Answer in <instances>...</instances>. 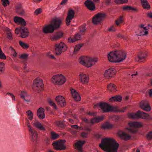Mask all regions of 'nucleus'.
Listing matches in <instances>:
<instances>
[{
  "label": "nucleus",
  "instance_id": "27",
  "mask_svg": "<svg viewBox=\"0 0 152 152\" xmlns=\"http://www.w3.org/2000/svg\"><path fill=\"white\" fill-rule=\"evenodd\" d=\"M107 15L104 13H98L94 16L92 19H104L107 18Z\"/></svg>",
  "mask_w": 152,
  "mask_h": 152
},
{
  "label": "nucleus",
  "instance_id": "18",
  "mask_svg": "<svg viewBox=\"0 0 152 152\" xmlns=\"http://www.w3.org/2000/svg\"><path fill=\"white\" fill-rule=\"evenodd\" d=\"M115 74V69L113 68H110L105 71L104 75L106 78H107L113 77Z\"/></svg>",
  "mask_w": 152,
  "mask_h": 152
},
{
  "label": "nucleus",
  "instance_id": "52",
  "mask_svg": "<svg viewBox=\"0 0 152 152\" xmlns=\"http://www.w3.org/2000/svg\"><path fill=\"white\" fill-rule=\"evenodd\" d=\"M4 64L2 62H0V74L1 73L4 71Z\"/></svg>",
  "mask_w": 152,
  "mask_h": 152
},
{
  "label": "nucleus",
  "instance_id": "39",
  "mask_svg": "<svg viewBox=\"0 0 152 152\" xmlns=\"http://www.w3.org/2000/svg\"><path fill=\"white\" fill-rule=\"evenodd\" d=\"M27 116L28 118L31 121L33 118V114L32 112L30 110H28L26 112Z\"/></svg>",
  "mask_w": 152,
  "mask_h": 152
},
{
  "label": "nucleus",
  "instance_id": "29",
  "mask_svg": "<svg viewBox=\"0 0 152 152\" xmlns=\"http://www.w3.org/2000/svg\"><path fill=\"white\" fill-rule=\"evenodd\" d=\"M142 7L144 9L148 10L150 8V6L147 0H141Z\"/></svg>",
  "mask_w": 152,
  "mask_h": 152
},
{
  "label": "nucleus",
  "instance_id": "28",
  "mask_svg": "<svg viewBox=\"0 0 152 152\" xmlns=\"http://www.w3.org/2000/svg\"><path fill=\"white\" fill-rule=\"evenodd\" d=\"M63 35V33L61 31H59L56 33L52 36L51 38L53 40H56L59 39L62 37Z\"/></svg>",
  "mask_w": 152,
  "mask_h": 152
},
{
  "label": "nucleus",
  "instance_id": "51",
  "mask_svg": "<svg viewBox=\"0 0 152 152\" xmlns=\"http://www.w3.org/2000/svg\"><path fill=\"white\" fill-rule=\"evenodd\" d=\"M56 124L58 127H62L63 126V123L59 121H56L55 122Z\"/></svg>",
  "mask_w": 152,
  "mask_h": 152
},
{
  "label": "nucleus",
  "instance_id": "36",
  "mask_svg": "<svg viewBox=\"0 0 152 152\" xmlns=\"http://www.w3.org/2000/svg\"><path fill=\"white\" fill-rule=\"evenodd\" d=\"M107 89L113 92H115L117 91L115 86L111 83L108 84L107 86Z\"/></svg>",
  "mask_w": 152,
  "mask_h": 152
},
{
  "label": "nucleus",
  "instance_id": "37",
  "mask_svg": "<svg viewBox=\"0 0 152 152\" xmlns=\"http://www.w3.org/2000/svg\"><path fill=\"white\" fill-rule=\"evenodd\" d=\"M14 20L15 23L20 25L22 26H25L26 24L24 20Z\"/></svg>",
  "mask_w": 152,
  "mask_h": 152
},
{
  "label": "nucleus",
  "instance_id": "6",
  "mask_svg": "<svg viewBox=\"0 0 152 152\" xmlns=\"http://www.w3.org/2000/svg\"><path fill=\"white\" fill-rule=\"evenodd\" d=\"M26 119L27 121V125L28 128V130L31 137V140L33 142L35 143L36 142L38 139L37 133L35 130L31 127L30 125L29 121L27 118H26Z\"/></svg>",
  "mask_w": 152,
  "mask_h": 152
},
{
  "label": "nucleus",
  "instance_id": "8",
  "mask_svg": "<svg viewBox=\"0 0 152 152\" xmlns=\"http://www.w3.org/2000/svg\"><path fill=\"white\" fill-rule=\"evenodd\" d=\"M128 115L130 118L134 119L138 118L146 119L149 117L148 115L139 110L135 113H129Z\"/></svg>",
  "mask_w": 152,
  "mask_h": 152
},
{
  "label": "nucleus",
  "instance_id": "53",
  "mask_svg": "<svg viewBox=\"0 0 152 152\" xmlns=\"http://www.w3.org/2000/svg\"><path fill=\"white\" fill-rule=\"evenodd\" d=\"M147 138L148 139H152V131H150L149 132L148 134L146 135Z\"/></svg>",
  "mask_w": 152,
  "mask_h": 152
},
{
  "label": "nucleus",
  "instance_id": "22",
  "mask_svg": "<svg viewBox=\"0 0 152 152\" xmlns=\"http://www.w3.org/2000/svg\"><path fill=\"white\" fill-rule=\"evenodd\" d=\"M88 77L86 74L83 73L80 75V80L83 84H86L88 81Z\"/></svg>",
  "mask_w": 152,
  "mask_h": 152
},
{
  "label": "nucleus",
  "instance_id": "14",
  "mask_svg": "<svg viewBox=\"0 0 152 152\" xmlns=\"http://www.w3.org/2000/svg\"><path fill=\"white\" fill-rule=\"evenodd\" d=\"M83 35L81 34L78 32L74 36L73 38L71 37L69 38L68 42L70 43H72L77 41L81 40Z\"/></svg>",
  "mask_w": 152,
  "mask_h": 152
},
{
  "label": "nucleus",
  "instance_id": "31",
  "mask_svg": "<svg viewBox=\"0 0 152 152\" xmlns=\"http://www.w3.org/2000/svg\"><path fill=\"white\" fill-rule=\"evenodd\" d=\"M34 125L40 130H45V129L44 126L38 121H36L33 123Z\"/></svg>",
  "mask_w": 152,
  "mask_h": 152
},
{
  "label": "nucleus",
  "instance_id": "34",
  "mask_svg": "<svg viewBox=\"0 0 152 152\" xmlns=\"http://www.w3.org/2000/svg\"><path fill=\"white\" fill-rule=\"evenodd\" d=\"M122 99V98L120 96H116L110 98L109 100L110 102H112L113 101L120 102Z\"/></svg>",
  "mask_w": 152,
  "mask_h": 152
},
{
  "label": "nucleus",
  "instance_id": "61",
  "mask_svg": "<svg viewBox=\"0 0 152 152\" xmlns=\"http://www.w3.org/2000/svg\"><path fill=\"white\" fill-rule=\"evenodd\" d=\"M147 15L149 18L152 19V12H150L148 13Z\"/></svg>",
  "mask_w": 152,
  "mask_h": 152
},
{
  "label": "nucleus",
  "instance_id": "48",
  "mask_svg": "<svg viewBox=\"0 0 152 152\" xmlns=\"http://www.w3.org/2000/svg\"><path fill=\"white\" fill-rule=\"evenodd\" d=\"M6 58V56L5 55L4 53L2 52L1 49L0 48V59H5Z\"/></svg>",
  "mask_w": 152,
  "mask_h": 152
},
{
  "label": "nucleus",
  "instance_id": "17",
  "mask_svg": "<svg viewBox=\"0 0 152 152\" xmlns=\"http://www.w3.org/2000/svg\"><path fill=\"white\" fill-rule=\"evenodd\" d=\"M56 100L58 104L61 107L64 106L66 105L65 98L62 96H56Z\"/></svg>",
  "mask_w": 152,
  "mask_h": 152
},
{
  "label": "nucleus",
  "instance_id": "49",
  "mask_svg": "<svg viewBox=\"0 0 152 152\" xmlns=\"http://www.w3.org/2000/svg\"><path fill=\"white\" fill-rule=\"evenodd\" d=\"M102 20H92L93 23L94 24H97L101 23Z\"/></svg>",
  "mask_w": 152,
  "mask_h": 152
},
{
  "label": "nucleus",
  "instance_id": "54",
  "mask_svg": "<svg viewBox=\"0 0 152 152\" xmlns=\"http://www.w3.org/2000/svg\"><path fill=\"white\" fill-rule=\"evenodd\" d=\"M71 127L74 129L77 130H82L83 128L80 127L77 125H73L71 126Z\"/></svg>",
  "mask_w": 152,
  "mask_h": 152
},
{
  "label": "nucleus",
  "instance_id": "55",
  "mask_svg": "<svg viewBox=\"0 0 152 152\" xmlns=\"http://www.w3.org/2000/svg\"><path fill=\"white\" fill-rule=\"evenodd\" d=\"M88 133L87 132H83L81 134V136L82 137L84 138H86L87 137Z\"/></svg>",
  "mask_w": 152,
  "mask_h": 152
},
{
  "label": "nucleus",
  "instance_id": "62",
  "mask_svg": "<svg viewBox=\"0 0 152 152\" xmlns=\"http://www.w3.org/2000/svg\"><path fill=\"white\" fill-rule=\"evenodd\" d=\"M68 0H63L60 3V4L61 5H65L66 4L67 1Z\"/></svg>",
  "mask_w": 152,
  "mask_h": 152
},
{
  "label": "nucleus",
  "instance_id": "19",
  "mask_svg": "<svg viewBox=\"0 0 152 152\" xmlns=\"http://www.w3.org/2000/svg\"><path fill=\"white\" fill-rule=\"evenodd\" d=\"M140 106L142 109L147 111L151 110L150 106L148 102L146 101H142L140 103Z\"/></svg>",
  "mask_w": 152,
  "mask_h": 152
},
{
  "label": "nucleus",
  "instance_id": "20",
  "mask_svg": "<svg viewBox=\"0 0 152 152\" xmlns=\"http://www.w3.org/2000/svg\"><path fill=\"white\" fill-rule=\"evenodd\" d=\"M20 36L22 38H25L27 37L28 34L29 32L28 29L24 27H20Z\"/></svg>",
  "mask_w": 152,
  "mask_h": 152
},
{
  "label": "nucleus",
  "instance_id": "1",
  "mask_svg": "<svg viewBox=\"0 0 152 152\" xmlns=\"http://www.w3.org/2000/svg\"><path fill=\"white\" fill-rule=\"evenodd\" d=\"M100 148L107 152H117L119 144L113 139L105 138L102 139L99 145Z\"/></svg>",
  "mask_w": 152,
  "mask_h": 152
},
{
  "label": "nucleus",
  "instance_id": "23",
  "mask_svg": "<svg viewBox=\"0 0 152 152\" xmlns=\"http://www.w3.org/2000/svg\"><path fill=\"white\" fill-rule=\"evenodd\" d=\"M45 109L42 107H40L37 110V116L40 119H43L45 117L44 113Z\"/></svg>",
  "mask_w": 152,
  "mask_h": 152
},
{
  "label": "nucleus",
  "instance_id": "47",
  "mask_svg": "<svg viewBox=\"0 0 152 152\" xmlns=\"http://www.w3.org/2000/svg\"><path fill=\"white\" fill-rule=\"evenodd\" d=\"M48 102L50 104L53 106L55 109H56L57 107L56 104L53 102V101L50 99H48Z\"/></svg>",
  "mask_w": 152,
  "mask_h": 152
},
{
  "label": "nucleus",
  "instance_id": "42",
  "mask_svg": "<svg viewBox=\"0 0 152 152\" xmlns=\"http://www.w3.org/2000/svg\"><path fill=\"white\" fill-rule=\"evenodd\" d=\"M83 46L82 44H78L76 45V47L75 48L74 53H77V51L79 50Z\"/></svg>",
  "mask_w": 152,
  "mask_h": 152
},
{
  "label": "nucleus",
  "instance_id": "33",
  "mask_svg": "<svg viewBox=\"0 0 152 152\" xmlns=\"http://www.w3.org/2000/svg\"><path fill=\"white\" fill-rule=\"evenodd\" d=\"M123 10L124 11H129L132 10L134 12H137L138 10L136 8H134L130 6L126 5L124 6Z\"/></svg>",
  "mask_w": 152,
  "mask_h": 152
},
{
  "label": "nucleus",
  "instance_id": "16",
  "mask_svg": "<svg viewBox=\"0 0 152 152\" xmlns=\"http://www.w3.org/2000/svg\"><path fill=\"white\" fill-rule=\"evenodd\" d=\"M118 136L120 137L124 140H127L131 138V136L124 132L121 130H119L118 133Z\"/></svg>",
  "mask_w": 152,
  "mask_h": 152
},
{
  "label": "nucleus",
  "instance_id": "24",
  "mask_svg": "<svg viewBox=\"0 0 152 152\" xmlns=\"http://www.w3.org/2000/svg\"><path fill=\"white\" fill-rule=\"evenodd\" d=\"M71 92L73 98L75 100L77 101H79L80 100V97L78 93L74 89H72Z\"/></svg>",
  "mask_w": 152,
  "mask_h": 152
},
{
  "label": "nucleus",
  "instance_id": "45",
  "mask_svg": "<svg viewBox=\"0 0 152 152\" xmlns=\"http://www.w3.org/2000/svg\"><path fill=\"white\" fill-rule=\"evenodd\" d=\"M28 56V54H24L20 55L19 57V58L26 60L27 59Z\"/></svg>",
  "mask_w": 152,
  "mask_h": 152
},
{
  "label": "nucleus",
  "instance_id": "43",
  "mask_svg": "<svg viewBox=\"0 0 152 152\" xmlns=\"http://www.w3.org/2000/svg\"><path fill=\"white\" fill-rule=\"evenodd\" d=\"M114 2L117 4H123L128 2V0H115Z\"/></svg>",
  "mask_w": 152,
  "mask_h": 152
},
{
  "label": "nucleus",
  "instance_id": "2",
  "mask_svg": "<svg viewBox=\"0 0 152 152\" xmlns=\"http://www.w3.org/2000/svg\"><path fill=\"white\" fill-rule=\"evenodd\" d=\"M107 57L111 62H119L125 59L126 54L123 51H116L110 52L108 54Z\"/></svg>",
  "mask_w": 152,
  "mask_h": 152
},
{
  "label": "nucleus",
  "instance_id": "26",
  "mask_svg": "<svg viewBox=\"0 0 152 152\" xmlns=\"http://www.w3.org/2000/svg\"><path fill=\"white\" fill-rule=\"evenodd\" d=\"M147 55V53L145 51H141L137 55V58L141 61L145 59Z\"/></svg>",
  "mask_w": 152,
  "mask_h": 152
},
{
  "label": "nucleus",
  "instance_id": "50",
  "mask_svg": "<svg viewBox=\"0 0 152 152\" xmlns=\"http://www.w3.org/2000/svg\"><path fill=\"white\" fill-rule=\"evenodd\" d=\"M42 10L41 8H39L37 9L34 12V13L35 15H38L40 14L42 12Z\"/></svg>",
  "mask_w": 152,
  "mask_h": 152
},
{
  "label": "nucleus",
  "instance_id": "40",
  "mask_svg": "<svg viewBox=\"0 0 152 152\" xmlns=\"http://www.w3.org/2000/svg\"><path fill=\"white\" fill-rule=\"evenodd\" d=\"M113 127V125L108 122H106L102 125V128L104 129H110Z\"/></svg>",
  "mask_w": 152,
  "mask_h": 152
},
{
  "label": "nucleus",
  "instance_id": "7",
  "mask_svg": "<svg viewBox=\"0 0 152 152\" xmlns=\"http://www.w3.org/2000/svg\"><path fill=\"white\" fill-rule=\"evenodd\" d=\"M53 83L55 85H61L66 82L65 77L62 75H54L52 78Z\"/></svg>",
  "mask_w": 152,
  "mask_h": 152
},
{
  "label": "nucleus",
  "instance_id": "25",
  "mask_svg": "<svg viewBox=\"0 0 152 152\" xmlns=\"http://www.w3.org/2000/svg\"><path fill=\"white\" fill-rule=\"evenodd\" d=\"M85 142L84 141H79L75 143V146L79 152H82L83 145Z\"/></svg>",
  "mask_w": 152,
  "mask_h": 152
},
{
  "label": "nucleus",
  "instance_id": "12",
  "mask_svg": "<svg viewBox=\"0 0 152 152\" xmlns=\"http://www.w3.org/2000/svg\"><path fill=\"white\" fill-rule=\"evenodd\" d=\"M129 125L130 126V128H128V130L131 132L134 133L137 131V128L141 126V124L139 122H131L129 123Z\"/></svg>",
  "mask_w": 152,
  "mask_h": 152
},
{
  "label": "nucleus",
  "instance_id": "56",
  "mask_svg": "<svg viewBox=\"0 0 152 152\" xmlns=\"http://www.w3.org/2000/svg\"><path fill=\"white\" fill-rule=\"evenodd\" d=\"M124 20H116L115 22L117 26H119L120 23H122L123 22Z\"/></svg>",
  "mask_w": 152,
  "mask_h": 152
},
{
  "label": "nucleus",
  "instance_id": "57",
  "mask_svg": "<svg viewBox=\"0 0 152 152\" xmlns=\"http://www.w3.org/2000/svg\"><path fill=\"white\" fill-rule=\"evenodd\" d=\"M108 30L110 31H115V29L113 26H111Z\"/></svg>",
  "mask_w": 152,
  "mask_h": 152
},
{
  "label": "nucleus",
  "instance_id": "60",
  "mask_svg": "<svg viewBox=\"0 0 152 152\" xmlns=\"http://www.w3.org/2000/svg\"><path fill=\"white\" fill-rule=\"evenodd\" d=\"M8 38L10 39H12V37L11 35V34L9 32L7 33Z\"/></svg>",
  "mask_w": 152,
  "mask_h": 152
},
{
  "label": "nucleus",
  "instance_id": "4",
  "mask_svg": "<svg viewBox=\"0 0 152 152\" xmlns=\"http://www.w3.org/2000/svg\"><path fill=\"white\" fill-rule=\"evenodd\" d=\"M61 24V20H53L50 24L43 28V32L45 33H52L55 29L59 28Z\"/></svg>",
  "mask_w": 152,
  "mask_h": 152
},
{
  "label": "nucleus",
  "instance_id": "38",
  "mask_svg": "<svg viewBox=\"0 0 152 152\" xmlns=\"http://www.w3.org/2000/svg\"><path fill=\"white\" fill-rule=\"evenodd\" d=\"M103 119V117H102L98 118H95L91 119V123L94 124L95 123H98L101 121Z\"/></svg>",
  "mask_w": 152,
  "mask_h": 152
},
{
  "label": "nucleus",
  "instance_id": "59",
  "mask_svg": "<svg viewBox=\"0 0 152 152\" xmlns=\"http://www.w3.org/2000/svg\"><path fill=\"white\" fill-rule=\"evenodd\" d=\"M10 48L11 49V50H13L14 52V53L13 54V56L14 57H16L17 56V53L15 51L14 49L12 47H10Z\"/></svg>",
  "mask_w": 152,
  "mask_h": 152
},
{
  "label": "nucleus",
  "instance_id": "32",
  "mask_svg": "<svg viewBox=\"0 0 152 152\" xmlns=\"http://www.w3.org/2000/svg\"><path fill=\"white\" fill-rule=\"evenodd\" d=\"M75 14V11L72 10H69L67 13V16L66 19H72Z\"/></svg>",
  "mask_w": 152,
  "mask_h": 152
},
{
  "label": "nucleus",
  "instance_id": "9",
  "mask_svg": "<svg viewBox=\"0 0 152 152\" xmlns=\"http://www.w3.org/2000/svg\"><path fill=\"white\" fill-rule=\"evenodd\" d=\"M65 142L64 140H58L54 142L52 145L54 148L57 150H64L66 148L64 145Z\"/></svg>",
  "mask_w": 152,
  "mask_h": 152
},
{
  "label": "nucleus",
  "instance_id": "3",
  "mask_svg": "<svg viewBox=\"0 0 152 152\" xmlns=\"http://www.w3.org/2000/svg\"><path fill=\"white\" fill-rule=\"evenodd\" d=\"M96 107H97L98 109H102L103 112L110 111L124 112L126 109V107H124L121 109H119L117 107L111 106L105 102L100 103L99 104H95L94 106V109Z\"/></svg>",
  "mask_w": 152,
  "mask_h": 152
},
{
  "label": "nucleus",
  "instance_id": "15",
  "mask_svg": "<svg viewBox=\"0 0 152 152\" xmlns=\"http://www.w3.org/2000/svg\"><path fill=\"white\" fill-rule=\"evenodd\" d=\"M84 4L87 8L90 10L93 11L95 9V4L92 1L87 0Z\"/></svg>",
  "mask_w": 152,
  "mask_h": 152
},
{
  "label": "nucleus",
  "instance_id": "13",
  "mask_svg": "<svg viewBox=\"0 0 152 152\" xmlns=\"http://www.w3.org/2000/svg\"><path fill=\"white\" fill-rule=\"evenodd\" d=\"M148 26L144 27V25L141 24L140 26L141 30L142 31V32L140 33V34H137L138 35H146L148 34V32L147 31L148 29H150V27H152V23L151 24H148Z\"/></svg>",
  "mask_w": 152,
  "mask_h": 152
},
{
  "label": "nucleus",
  "instance_id": "30",
  "mask_svg": "<svg viewBox=\"0 0 152 152\" xmlns=\"http://www.w3.org/2000/svg\"><path fill=\"white\" fill-rule=\"evenodd\" d=\"M16 12L18 14L22 15L25 12L22 8V4H18L16 7Z\"/></svg>",
  "mask_w": 152,
  "mask_h": 152
},
{
  "label": "nucleus",
  "instance_id": "44",
  "mask_svg": "<svg viewBox=\"0 0 152 152\" xmlns=\"http://www.w3.org/2000/svg\"><path fill=\"white\" fill-rule=\"evenodd\" d=\"M19 43L20 46L24 49H27L29 47L28 45L21 41H20Z\"/></svg>",
  "mask_w": 152,
  "mask_h": 152
},
{
  "label": "nucleus",
  "instance_id": "11",
  "mask_svg": "<svg viewBox=\"0 0 152 152\" xmlns=\"http://www.w3.org/2000/svg\"><path fill=\"white\" fill-rule=\"evenodd\" d=\"M43 86V82L42 79L37 78L34 80L33 88L38 92L42 90Z\"/></svg>",
  "mask_w": 152,
  "mask_h": 152
},
{
  "label": "nucleus",
  "instance_id": "58",
  "mask_svg": "<svg viewBox=\"0 0 152 152\" xmlns=\"http://www.w3.org/2000/svg\"><path fill=\"white\" fill-rule=\"evenodd\" d=\"M47 56L51 58L54 59L55 58L54 56L50 54V52H49L47 54Z\"/></svg>",
  "mask_w": 152,
  "mask_h": 152
},
{
  "label": "nucleus",
  "instance_id": "63",
  "mask_svg": "<svg viewBox=\"0 0 152 152\" xmlns=\"http://www.w3.org/2000/svg\"><path fill=\"white\" fill-rule=\"evenodd\" d=\"M20 28H17L15 30V33L16 34H18L19 33H20Z\"/></svg>",
  "mask_w": 152,
  "mask_h": 152
},
{
  "label": "nucleus",
  "instance_id": "10",
  "mask_svg": "<svg viewBox=\"0 0 152 152\" xmlns=\"http://www.w3.org/2000/svg\"><path fill=\"white\" fill-rule=\"evenodd\" d=\"M67 47L64 43L61 42L60 43L56 44L55 45V52L57 55H60L62 52L65 51Z\"/></svg>",
  "mask_w": 152,
  "mask_h": 152
},
{
  "label": "nucleus",
  "instance_id": "5",
  "mask_svg": "<svg viewBox=\"0 0 152 152\" xmlns=\"http://www.w3.org/2000/svg\"><path fill=\"white\" fill-rule=\"evenodd\" d=\"M96 58H92L87 56H81L79 59L80 63L87 67H90L94 64L97 61Z\"/></svg>",
  "mask_w": 152,
  "mask_h": 152
},
{
  "label": "nucleus",
  "instance_id": "41",
  "mask_svg": "<svg viewBox=\"0 0 152 152\" xmlns=\"http://www.w3.org/2000/svg\"><path fill=\"white\" fill-rule=\"evenodd\" d=\"M51 139L53 140H56L59 137V135L53 132H51Z\"/></svg>",
  "mask_w": 152,
  "mask_h": 152
},
{
  "label": "nucleus",
  "instance_id": "64",
  "mask_svg": "<svg viewBox=\"0 0 152 152\" xmlns=\"http://www.w3.org/2000/svg\"><path fill=\"white\" fill-rule=\"evenodd\" d=\"M27 64L26 63H24V65L23 69H24V70L26 72L28 71L27 69H26V68H27Z\"/></svg>",
  "mask_w": 152,
  "mask_h": 152
},
{
  "label": "nucleus",
  "instance_id": "21",
  "mask_svg": "<svg viewBox=\"0 0 152 152\" xmlns=\"http://www.w3.org/2000/svg\"><path fill=\"white\" fill-rule=\"evenodd\" d=\"M20 97L27 102H30V99L29 98V96L27 93L24 91H21L20 94Z\"/></svg>",
  "mask_w": 152,
  "mask_h": 152
},
{
  "label": "nucleus",
  "instance_id": "46",
  "mask_svg": "<svg viewBox=\"0 0 152 152\" xmlns=\"http://www.w3.org/2000/svg\"><path fill=\"white\" fill-rule=\"evenodd\" d=\"M2 4L4 7H5L10 4V1L9 0H1Z\"/></svg>",
  "mask_w": 152,
  "mask_h": 152
},
{
  "label": "nucleus",
  "instance_id": "35",
  "mask_svg": "<svg viewBox=\"0 0 152 152\" xmlns=\"http://www.w3.org/2000/svg\"><path fill=\"white\" fill-rule=\"evenodd\" d=\"M86 25L84 24L79 27L80 31L79 32L84 35L86 32Z\"/></svg>",
  "mask_w": 152,
  "mask_h": 152
}]
</instances>
